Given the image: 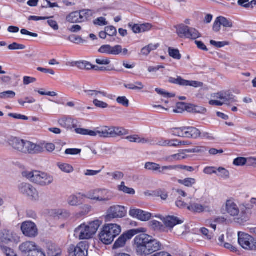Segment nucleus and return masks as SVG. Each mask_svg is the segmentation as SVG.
Segmentation results:
<instances>
[{
	"instance_id": "nucleus-35",
	"label": "nucleus",
	"mask_w": 256,
	"mask_h": 256,
	"mask_svg": "<svg viewBox=\"0 0 256 256\" xmlns=\"http://www.w3.org/2000/svg\"><path fill=\"white\" fill-rule=\"evenodd\" d=\"M80 18L82 22L88 20L90 18H91L94 12L93 11L90 10H84L80 11Z\"/></svg>"
},
{
	"instance_id": "nucleus-15",
	"label": "nucleus",
	"mask_w": 256,
	"mask_h": 256,
	"mask_svg": "<svg viewBox=\"0 0 256 256\" xmlns=\"http://www.w3.org/2000/svg\"><path fill=\"white\" fill-rule=\"evenodd\" d=\"M129 213L131 216L144 222L148 220L152 216L150 212L140 209H130Z\"/></svg>"
},
{
	"instance_id": "nucleus-53",
	"label": "nucleus",
	"mask_w": 256,
	"mask_h": 256,
	"mask_svg": "<svg viewBox=\"0 0 256 256\" xmlns=\"http://www.w3.org/2000/svg\"><path fill=\"white\" fill-rule=\"evenodd\" d=\"M100 99L94 98L93 100L94 104L97 108H105L108 107V104L102 101L99 100Z\"/></svg>"
},
{
	"instance_id": "nucleus-39",
	"label": "nucleus",
	"mask_w": 256,
	"mask_h": 256,
	"mask_svg": "<svg viewBox=\"0 0 256 256\" xmlns=\"http://www.w3.org/2000/svg\"><path fill=\"white\" fill-rule=\"evenodd\" d=\"M80 200L78 196L72 194L69 196L67 200L68 204L72 206H76L80 204Z\"/></svg>"
},
{
	"instance_id": "nucleus-52",
	"label": "nucleus",
	"mask_w": 256,
	"mask_h": 256,
	"mask_svg": "<svg viewBox=\"0 0 256 256\" xmlns=\"http://www.w3.org/2000/svg\"><path fill=\"white\" fill-rule=\"evenodd\" d=\"M81 214L84 216L90 213L92 210V206L90 205L84 204L80 208Z\"/></svg>"
},
{
	"instance_id": "nucleus-18",
	"label": "nucleus",
	"mask_w": 256,
	"mask_h": 256,
	"mask_svg": "<svg viewBox=\"0 0 256 256\" xmlns=\"http://www.w3.org/2000/svg\"><path fill=\"white\" fill-rule=\"evenodd\" d=\"M53 182V176L48 173L40 171L37 184L44 186L50 185Z\"/></svg>"
},
{
	"instance_id": "nucleus-4",
	"label": "nucleus",
	"mask_w": 256,
	"mask_h": 256,
	"mask_svg": "<svg viewBox=\"0 0 256 256\" xmlns=\"http://www.w3.org/2000/svg\"><path fill=\"white\" fill-rule=\"evenodd\" d=\"M102 222L96 220L79 226L74 230V236L80 240H88L92 238L96 234Z\"/></svg>"
},
{
	"instance_id": "nucleus-17",
	"label": "nucleus",
	"mask_w": 256,
	"mask_h": 256,
	"mask_svg": "<svg viewBox=\"0 0 256 256\" xmlns=\"http://www.w3.org/2000/svg\"><path fill=\"white\" fill-rule=\"evenodd\" d=\"M160 218L162 220L165 226L170 229H172L176 226L184 223L183 220L175 216H168L163 218Z\"/></svg>"
},
{
	"instance_id": "nucleus-32",
	"label": "nucleus",
	"mask_w": 256,
	"mask_h": 256,
	"mask_svg": "<svg viewBox=\"0 0 256 256\" xmlns=\"http://www.w3.org/2000/svg\"><path fill=\"white\" fill-rule=\"evenodd\" d=\"M171 132L174 136L186 138V127L173 128Z\"/></svg>"
},
{
	"instance_id": "nucleus-26",
	"label": "nucleus",
	"mask_w": 256,
	"mask_h": 256,
	"mask_svg": "<svg viewBox=\"0 0 256 256\" xmlns=\"http://www.w3.org/2000/svg\"><path fill=\"white\" fill-rule=\"evenodd\" d=\"M84 92L88 96H93L98 99H103V98L105 97L109 98L107 94L104 92L92 90H85Z\"/></svg>"
},
{
	"instance_id": "nucleus-37",
	"label": "nucleus",
	"mask_w": 256,
	"mask_h": 256,
	"mask_svg": "<svg viewBox=\"0 0 256 256\" xmlns=\"http://www.w3.org/2000/svg\"><path fill=\"white\" fill-rule=\"evenodd\" d=\"M130 142H138L141 144H145L148 142V140L144 138H140L138 135H134L127 136L126 138Z\"/></svg>"
},
{
	"instance_id": "nucleus-33",
	"label": "nucleus",
	"mask_w": 256,
	"mask_h": 256,
	"mask_svg": "<svg viewBox=\"0 0 256 256\" xmlns=\"http://www.w3.org/2000/svg\"><path fill=\"white\" fill-rule=\"evenodd\" d=\"M200 37V34L198 30L194 28L188 27L186 38L196 40Z\"/></svg>"
},
{
	"instance_id": "nucleus-63",
	"label": "nucleus",
	"mask_w": 256,
	"mask_h": 256,
	"mask_svg": "<svg viewBox=\"0 0 256 256\" xmlns=\"http://www.w3.org/2000/svg\"><path fill=\"white\" fill-rule=\"evenodd\" d=\"M116 100L118 103L125 107H128L129 106V100L126 96H118Z\"/></svg>"
},
{
	"instance_id": "nucleus-64",
	"label": "nucleus",
	"mask_w": 256,
	"mask_h": 256,
	"mask_svg": "<svg viewBox=\"0 0 256 256\" xmlns=\"http://www.w3.org/2000/svg\"><path fill=\"white\" fill-rule=\"evenodd\" d=\"M96 62L100 65L107 66L110 63V60L108 58H100L96 60Z\"/></svg>"
},
{
	"instance_id": "nucleus-41",
	"label": "nucleus",
	"mask_w": 256,
	"mask_h": 256,
	"mask_svg": "<svg viewBox=\"0 0 256 256\" xmlns=\"http://www.w3.org/2000/svg\"><path fill=\"white\" fill-rule=\"evenodd\" d=\"M118 190L123 192L129 194H134L135 190L132 188H130L125 186L124 182H122L118 186Z\"/></svg>"
},
{
	"instance_id": "nucleus-30",
	"label": "nucleus",
	"mask_w": 256,
	"mask_h": 256,
	"mask_svg": "<svg viewBox=\"0 0 256 256\" xmlns=\"http://www.w3.org/2000/svg\"><path fill=\"white\" fill-rule=\"evenodd\" d=\"M187 209L192 212H201L204 211V208L200 204L192 202L187 206Z\"/></svg>"
},
{
	"instance_id": "nucleus-61",
	"label": "nucleus",
	"mask_w": 256,
	"mask_h": 256,
	"mask_svg": "<svg viewBox=\"0 0 256 256\" xmlns=\"http://www.w3.org/2000/svg\"><path fill=\"white\" fill-rule=\"evenodd\" d=\"M210 44L218 48H220L229 44V42H216L214 40H210Z\"/></svg>"
},
{
	"instance_id": "nucleus-22",
	"label": "nucleus",
	"mask_w": 256,
	"mask_h": 256,
	"mask_svg": "<svg viewBox=\"0 0 256 256\" xmlns=\"http://www.w3.org/2000/svg\"><path fill=\"white\" fill-rule=\"evenodd\" d=\"M12 239V233L7 230H4L0 232V248L8 245Z\"/></svg>"
},
{
	"instance_id": "nucleus-50",
	"label": "nucleus",
	"mask_w": 256,
	"mask_h": 256,
	"mask_svg": "<svg viewBox=\"0 0 256 256\" xmlns=\"http://www.w3.org/2000/svg\"><path fill=\"white\" fill-rule=\"evenodd\" d=\"M154 195L160 197L162 200H166L168 197V194L167 192L164 190H158L154 192Z\"/></svg>"
},
{
	"instance_id": "nucleus-54",
	"label": "nucleus",
	"mask_w": 256,
	"mask_h": 256,
	"mask_svg": "<svg viewBox=\"0 0 256 256\" xmlns=\"http://www.w3.org/2000/svg\"><path fill=\"white\" fill-rule=\"evenodd\" d=\"M190 107L192 108V110H189L190 112H194V113L204 114L206 111V108H205L203 107L196 106H194V105H190Z\"/></svg>"
},
{
	"instance_id": "nucleus-38",
	"label": "nucleus",
	"mask_w": 256,
	"mask_h": 256,
	"mask_svg": "<svg viewBox=\"0 0 256 256\" xmlns=\"http://www.w3.org/2000/svg\"><path fill=\"white\" fill-rule=\"evenodd\" d=\"M165 169H168V170H176V169H181L184 170L188 172H193L194 169L192 166H186L184 165H176V166H168V168H165Z\"/></svg>"
},
{
	"instance_id": "nucleus-59",
	"label": "nucleus",
	"mask_w": 256,
	"mask_h": 256,
	"mask_svg": "<svg viewBox=\"0 0 256 256\" xmlns=\"http://www.w3.org/2000/svg\"><path fill=\"white\" fill-rule=\"evenodd\" d=\"M105 30L107 35L110 36H115L117 34L116 28L113 26H108L106 27Z\"/></svg>"
},
{
	"instance_id": "nucleus-45",
	"label": "nucleus",
	"mask_w": 256,
	"mask_h": 256,
	"mask_svg": "<svg viewBox=\"0 0 256 256\" xmlns=\"http://www.w3.org/2000/svg\"><path fill=\"white\" fill-rule=\"evenodd\" d=\"M206 150V148L202 146H196L192 148L186 150L184 152L188 153H203Z\"/></svg>"
},
{
	"instance_id": "nucleus-24",
	"label": "nucleus",
	"mask_w": 256,
	"mask_h": 256,
	"mask_svg": "<svg viewBox=\"0 0 256 256\" xmlns=\"http://www.w3.org/2000/svg\"><path fill=\"white\" fill-rule=\"evenodd\" d=\"M184 152V150L182 152L168 156L164 158V160L170 162H172L175 161L186 159L187 158V156L186 154Z\"/></svg>"
},
{
	"instance_id": "nucleus-20",
	"label": "nucleus",
	"mask_w": 256,
	"mask_h": 256,
	"mask_svg": "<svg viewBox=\"0 0 256 256\" xmlns=\"http://www.w3.org/2000/svg\"><path fill=\"white\" fill-rule=\"evenodd\" d=\"M40 171L36 170H24L22 173V175L30 182L37 184Z\"/></svg>"
},
{
	"instance_id": "nucleus-5",
	"label": "nucleus",
	"mask_w": 256,
	"mask_h": 256,
	"mask_svg": "<svg viewBox=\"0 0 256 256\" xmlns=\"http://www.w3.org/2000/svg\"><path fill=\"white\" fill-rule=\"evenodd\" d=\"M121 226L117 224H105L99 234L100 240L106 244H111L121 232Z\"/></svg>"
},
{
	"instance_id": "nucleus-55",
	"label": "nucleus",
	"mask_w": 256,
	"mask_h": 256,
	"mask_svg": "<svg viewBox=\"0 0 256 256\" xmlns=\"http://www.w3.org/2000/svg\"><path fill=\"white\" fill-rule=\"evenodd\" d=\"M93 23L94 25L99 26H104L108 24V22L106 19L104 17H100L94 20Z\"/></svg>"
},
{
	"instance_id": "nucleus-43",
	"label": "nucleus",
	"mask_w": 256,
	"mask_h": 256,
	"mask_svg": "<svg viewBox=\"0 0 256 256\" xmlns=\"http://www.w3.org/2000/svg\"><path fill=\"white\" fill-rule=\"evenodd\" d=\"M168 52L169 55L173 58L178 60L181 58V54H180V52L178 49H174L170 47L168 49Z\"/></svg>"
},
{
	"instance_id": "nucleus-60",
	"label": "nucleus",
	"mask_w": 256,
	"mask_h": 256,
	"mask_svg": "<svg viewBox=\"0 0 256 256\" xmlns=\"http://www.w3.org/2000/svg\"><path fill=\"white\" fill-rule=\"evenodd\" d=\"M68 40H70L71 42L80 44L84 42V40L79 36H76L75 35H70L68 38Z\"/></svg>"
},
{
	"instance_id": "nucleus-46",
	"label": "nucleus",
	"mask_w": 256,
	"mask_h": 256,
	"mask_svg": "<svg viewBox=\"0 0 256 256\" xmlns=\"http://www.w3.org/2000/svg\"><path fill=\"white\" fill-rule=\"evenodd\" d=\"M220 20V24L224 28H231L233 26V24L232 20L223 16H218Z\"/></svg>"
},
{
	"instance_id": "nucleus-2",
	"label": "nucleus",
	"mask_w": 256,
	"mask_h": 256,
	"mask_svg": "<svg viewBox=\"0 0 256 256\" xmlns=\"http://www.w3.org/2000/svg\"><path fill=\"white\" fill-rule=\"evenodd\" d=\"M75 132L84 136L92 137L98 136L100 138H116L126 135L128 132L126 129L118 126H102L95 128L94 130L82 128H76Z\"/></svg>"
},
{
	"instance_id": "nucleus-28",
	"label": "nucleus",
	"mask_w": 256,
	"mask_h": 256,
	"mask_svg": "<svg viewBox=\"0 0 256 256\" xmlns=\"http://www.w3.org/2000/svg\"><path fill=\"white\" fill-rule=\"evenodd\" d=\"M66 20L70 23L82 22L80 12H71L66 16Z\"/></svg>"
},
{
	"instance_id": "nucleus-42",
	"label": "nucleus",
	"mask_w": 256,
	"mask_h": 256,
	"mask_svg": "<svg viewBox=\"0 0 256 256\" xmlns=\"http://www.w3.org/2000/svg\"><path fill=\"white\" fill-rule=\"evenodd\" d=\"M217 174H216L224 179H228L230 178V172L226 168L220 167L216 168Z\"/></svg>"
},
{
	"instance_id": "nucleus-7",
	"label": "nucleus",
	"mask_w": 256,
	"mask_h": 256,
	"mask_svg": "<svg viewBox=\"0 0 256 256\" xmlns=\"http://www.w3.org/2000/svg\"><path fill=\"white\" fill-rule=\"evenodd\" d=\"M18 190L20 194L32 201L36 202L39 200V194L36 188L27 182H22L18 184Z\"/></svg>"
},
{
	"instance_id": "nucleus-16",
	"label": "nucleus",
	"mask_w": 256,
	"mask_h": 256,
	"mask_svg": "<svg viewBox=\"0 0 256 256\" xmlns=\"http://www.w3.org/2000/svg\"><path fill=\"white\" fill-rule=\"evenodd\" d=\"M88 245L85 242H81L76 247L72 246L69 250L74 252V256H88Z\"/></svg>"
},
{
	"instance_id": "nucleus-1",
	"label": "nucleus",
	"mask_w": 256,
	"mask_h": 256,
	"mask_svg": "<svg viewBox=\"0 0 256 256\" xmlns=\"http://www.w3.org/2000/svg\"><path fill=\"white\" fill-rule=\"evenodd\" d=\"M140 234L134 240V248L138 256H148L161 249L162 244L147 234Z\"/></svg>"
},
{
	"instance_id": "nucleus-23",
	"label": "nucleus",
	"mask_w": 256,
	"mask_h": 256,
	"mask_svg": "<svg viewBox=\"0 0 256 256\" xmlns=\"http://www.w3.org/2000/svg\"><path fill=\"white\" fill-rule=\"evenodd\" d=\"M249 209L246 207L240 208V212L236 218L237 222L242 224L247 222L249 219Z\"/></svg>"
},
{
	"instance_id": "nucleus-44",
	"label": "nucleus",
	"mask_w": 256,
	"mask_h": 256,
	"mask_svg": "<svg viewBox=\"0 0 256 256\" xmlns=\"http://www.w3.org/2000/svg\"><path fill=\"white\" fill-rule=\"evenodd\" d=\"M16 92L12 90L5 91L0 93V98L8 99L13 98L15 97Z\"/></svg>"
},
{
	"instance_id": "nucleus-25",
	"label": "nucleus",
	"mask_w": 256,
	"mask_h": 256,
	"mask_svg": "<svg viewBox=\"0 0 256 256\" xmlns=\"http://www.w3.org/2000/svg\"><path fill=\"white\" fill-rule=\"evenodd\" d=\"M58 124L62 127L66 128H70L72 126H74V120L70 118L63 117L60 118Z\"/></svg>"
},
{
	"instance_id": "nucleus-47",
	"label": "nucleus",
	"mask_w": 256,
	"mask_h": 256,
	"mask_svg": "<svg viewBox=\"0 0 256 256\" xmlns=\"http://www.w3.org/2000/svg\"><path fill=\"white\" fill-rule=\"evenodd\" d=\"M169 82L172 84H178L182 86H185L186 80L178 76L176 78L170 77L168 80Z\"/></svg>"
},
{
	"instance_id": "nucleus-27",
	"label": "nucleus",
	"mask_w": 256,
	"mask_h": 256,
	"mask_svg": "<svg viewBox=\"0 0 256 256\" xmlns=\"http://www.w3.org/2000/svg\"><path fill=\"white\" fill-rule=\"evenodd\" d=\"M174 28L176 29V34L180 38H186L188 30V26H186L184 24H180L176 26Z\"/></svg>"
},
{
	"instance_id": "nucleus-34",
	"label": "nucleus",
	"mask_w": 256,
	"mask_h": 256,
	"mask_svg": "<svg viewBox=\"0 0 256 256\" xmlns=\"http://www.w3.org/2000/svg\"><path fill=\"white\" fill-rule=\"evenodd\" d=\"M124 86L126 88L132 90H140L144 88V84L140 82H136L134 83L124 84Z\"/></svg>"
},
{
	"instance_id": "nucleus-31",
	"label": "nucleus",
	"mask_w": 256,
	"mask_h": 256,
	"mask_svg": "<svg viewBox=\"0 0 256 256\" xmlns=\"http://www.w3.org/2000/svg\"><path fill=\"white\" fill-rule=\"evenodd\" d=\"M56 166L62 172L66 174H70L74 171V167L67 163L58 162Z\"/></svg>"
},
{
	"instance_id": "nucleus-57",
	"label": "nucleus",
	"mask_w": 256,
	"mask_h": 256,
	"mask_svg": "<svg viewBox=\"0 0 256 256\" xmlns=\"http://www.w3.org/2000/svg\"><path fill=\"white\" fill-rule=\"evenodd\" d=\"M0 248L6 256H14V252L8 246V245L4 246V248Z\"/></svg>"
},
{
	"instance_id": "nucleus-19",
	"label": "nucleus",
	"mask_w": 256,
	"mask_h": 256,
	"mask_svg": "<svg viewBox=\"0 0 256 256\" xmlns=\"http://www.w3.org/2000/svg\"><path fill=\"white\" fill-rule=\"evenodd\" d=\"M226 211L232 216H238L240 209L238 205L232 200H228L226 204Z\"/></svg>"
},
{
	"instance_id": "nucleus-11",
	"label": "nucleus",
	"mask_w": 256,
	"mask_h": 256,
	"mask_svg": "<svg viewBox=\"0 0 256 256\" xmlns=\"http://www.w3.org/2000/svg\"><path fill=\"white\" fill-rule=\"evenodd\" d=\"M23 234L28 238H35L38 234V230L36 224L30 220L23 222L20 226Z\"/></svg>"
},
{
	"instance_id": "nucleus-58",
	"label": "nucleus",
	"mask_w": 256,
	"mask_h": 256,
	"mask_svg": "<svg viewBox=\"0 0 256 256\" xmlns=\"http://www.w3.org/2000/svg\"><path fill=\"white\" fill-rule=\"evenodd\" d=\"M107 175L111 176L112 179L115 180H120L122 179L124 176V174L120 172H116L112 173L108 172Z\"/></svg>"
},
{
	"instance_id": "nucleus-21",
	"label": "nucleus",
	"mask_w": 256,
	"mask_h": 256,
	"mask_svg": "<svg viewBox=\"0 0 256 256\" xmlns=\"http://www.w3.org/2000/svg\"><path fill=\"white\" fill-rule=\"evenodd\" d=\"M168 167V166H162L161 167L159 164L152 162H147L144 164V168L146 170L153 172H158L162 174H166V172L168 170V169H165V168Z\"/></svg>"
},
{
	"instance_id": "nucleus-6",
	"label": "nucleus",
	"mask_w": 256,
	"mask_h": 256,
	"mask_svg": "<svg viewBox=\"0 0 256 256\" xmlns=\"http://www.w3.org/2000/svg\"><path fill=\"white\" fill-rule=\"evenodd\" d=\"M83 197L97 202H108L114 197L112 192L106 189H96L88 192L86 196L79 193Z\"/></svg>"
},
{
	"instance_id": "nucleus-62",
	"label": "nucleus",
	"mask_w": 256,
	"mask_h": 256,
	"mask_svg": "<svg viewBox=\"0 0 256 256\" xmlns=\"http://www.w3.org/2000/svg\"><path fill=\"white\" fill-rule=\"evenodd\" d=\"M246 159L244 158L239 157L234 160L233 164L236 166H243L246 164Z\"/></svg>"
},
{
	"instance_id": "nucleus-9",
	"label": "nucleus",
	"mask_w": 256,
	"mask_h": 256,
	"mask_svg": "<svg viewBox=\"0 0 256 256\" xmlns=\"http://www.w3.org/2000/svg\"><path fill=\"white\" fill-rule=\"evenodd\" d=\"M238 242L240 245L246 250H256V238L248 234L238 232Z\"/></svg>"
},
{
	"instance_id": "nucleus-14",
	"label": "nucleus",
	"mask_w": 256,
	"mask_h": 256,
	"mask_svg": "<svg viewBox=\"0 0 256 256\" xmlns=\"http://www.w3.org/2000/svg\"><path fill=\"white\" fill-rule=\"evenodd\" d=\"M213 98L220 99L223 104L229 106L230 104L236 102L235 96L229 91L221 92L214 94Z\"/></svg>"
},
{
	"instance_id": "nucleus-29",
	"label": "nucleus",
	"mask_w": 256,
	"mask_h": 256,
	"mask_svg": "<svg viewBox=\"0 0 256 256\" xmlns=\"http://www.w3.org/2000/svg\"><path fill=\"white\" fill-rule=\"evenodd\" d=\"M186 138H196L200 136V132L194 127H186Z\"/></svg>"
},
{
	"instance_id": "nucleus-10",
	"label": "nucleus",
	"mask_w": 256,
	"mask_h": 256,
	"mask_svg": "<svg viewBox=\"0 0 256 256\" xmlns=\"http://www.w3.org/2000/svg\"><path fill=\"white\" fill-rule=\"evenodd\" d=\"M127 212L124 206L115 205L111 206L108 210L106 219L107 221H110L114 218H120L124 217Z\"/></svg>"
},
{
	"instance_id": "nucleus-49",
	"label": "nucleus",
	"mask_w": 256,
	"mask_h": 256,
	"mask_svg": "<svg viewBox=\"0 0 256 256\" xmlns=\"http://www.w3.org/2000/svg\"><path fill=\"white\" fill-rule=\"evenodd\" d=\"M186 226L182 223L175 226L174 233L178 235L182 234L186 232Z\"/></svg>"
},
{
	"instance_id": "nucleus-3",
	"label": "nucleus",
	"mask_w": 256,
	"mask_h": 256,
	"mask_svg": "<svg viewBox=\"0 0 256 256\" xmlns=\"http://www.w3.org/2000/svg\"><path fill=\"white\" fill-rule=\"evenodd\" d=\"M9 145L16 152L25 154H38L44 152V145L30 141L12 137L8 140Z\"/></svg>"
},
{
	"instance_id": "nucleus-56",
	"label": "nucleus",
	"mask_w": 256,
	"mask_h": 256,
	"mask_svg": "<svg viewBox=\"0 0 256 256\" xmlns=\"http://www.w3.org/2000/svg\"><path fill=\"white\" fill-rule=\"evenodd\" d=\"M200 232L202 235L205 236L206 238L210 240L214 237V234L212 232L210 231L205 228H202L200 229Z\"/></svg>"
},
{
	"instance_id": "nucleus-13",
	"label": "nucleus",
	"mask_w": 256,
	"mask_h": 256,
	"mask_svg": "<svg viewBox=\"0 0 256 256\" xmlns=\"http://www.w3.org/2000/svg\"><path fill=\"white\" fill-rule=\"evenodd\" d=\"M19 250L23 254L27 256L34 255L36 254L37 250H41L38 248V246L36 243L33 242L27 241L25 242L19 246Z\"/></svg>"
},
{
	"instance_id": "nucleus-48",
	"label": "nucleus",
	"mask_w": 256,
	"mask_h": 256,
	"mask_svg": "<svg viewBox=\"0 0 256 256\" xmlns=\"http://www.w3.org/2000/svg\"><path fill=\"white\" fill-rule=\"evenodd\" d=\"M110 48V55H118L121 54L122 46L120 45H116L109 47Z\"/></svg>"
},
{
	"instance_id": "nucleus-51",
	"label": "nucleus",
	"mask_w": 256,
	"mask_h": 256,
	"mask_svg": "<svg viewBox=\"0 0 256 256\" xmlns=\"http://www.w3.org/2000/svg\"><path fill=\"white\" fill-rule=\"evenodd\" d=\"M202 82L194 80H186L185 86H190L194 88H200L203 86Z\"/></svg>"
},
{
	"instance_id": "nucleus-36",
	"label": "nucleus",
	"mask_w": 256,
	"mask_h": 256,
	"mask_svg": "<svg viewBox=\"0 0 256 256\" xmlns=\"http://www.w3.org/2000/svg\"><path fill=\"white\" fill-rule=\"evenodd\" d=\"M178 182L186 187H192L196 183V180L194 178H188L184 180H178Z\"/></svg>"
},
{
	"instance_id": "nucleus-40",
	"label": "nucleus",
	"mask_w": 256,
	"mask_h": 256,
	"mask_svg": "<svg viewBox=\"0 0 256 256\" xmlns=\"http://www.w3.org/2000/svg\"><path fill=\"white\" fill-rule=\"evenodd\" d=\"M158 46V44H150L142 49L141 54L144 56H148L152 50H156Z\"/></svg>"
},
{
	"instance_id": "nucleus-12",
	"label": "nucleus",
	"mask_w": 256,
	"mask_h": 256,
	"mask_svg": "<svg viewBox=\"0 0 256 256\" xmlns=\"http://www.w3.org/2000/svg\"><path fill=\"white\" fill-rule=\"evenodd\" d=\"M75 65L81 70H90L92 69L97 71H110L114 70V68L110 66H98L92 64L90 62L87 61H78L74 62Z\"/></svg>"
},
{
	"instance_id": "nucleus-8",
	"label": "nucleus",
	"mask_w": 256,
	"mask_h": 256,
	"mask_svg": "<svg viewBox=\"0 0 256 256\" xmlns=\"http://www.w3.org/2000/svg\"><path fill=\"white\" fill-rule=\"evenodd\" d=\"M146 232V229L144 228L132 229L127 231L120 236L116 240L114 244V248H118L124 246L126 241L130 240L134 236L138 234Z\"/></svg>"
}]
</instances>
